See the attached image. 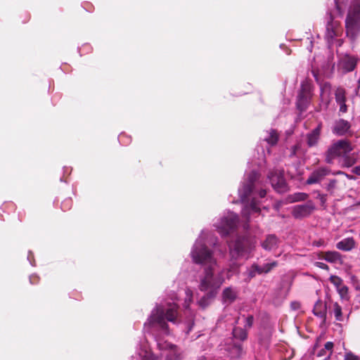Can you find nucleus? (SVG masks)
I'll use <instances>...</instances> for the list:
<instances>
[{
    "instance_id": "obj_1",
    "label": "nucleus",
    "mask_w": 360,
    "mask_h": 360,
    "mask_svg": "<svg viewBox=\"0 0 360 360\" xmlns=\"http://www.w3.org/2000/svg\"><path fill=\"white\" fill-rule=\"evenodd\" d=\"M178 317L179 306L175 303H169L166 309L159 306L153 310L145 326H157L166 333H169V327L166 320L173 323H177L179 322Z\"/></svg>"
},
{
    "instance_id": "obj_2",
    "label": "nucleus",
    "mask_w": 360,
    "mask_h": 360,
    "mask_svg": "<svg viewBox=\"0 0 360 360\" xmlns=\"http://www.w3.org/2000/svg\"><path fill=\"white\" fill-rule=\"evenodd\" d=\"M346 36L352 41L360 33V0H352L345 18Z\"/></svg>"
},
{
    "instance_id": "obj_3",
    "label": "nucleus",
    "mask_w": 360,
    "mask_h": 360,
    "mask_svg": "<svg viewBox=\"0 0 360 360\" xmlns=\"http://www.w3.org/2000/svg\"><path fill=\"white\" fill-rule=\"evenodd\" d=\"M190 255L193 262L196 264L207 265V266H213L217 264L213 251L201 241L195 242Z\"/></svg>"
},
{
    "instance_id": "obj_4",
    "label": "nucleus",
    "mask_w": 360,
    "mask_h": 360,
    "mask_svg": "<svg viewBox=\"0 0 360 360\" xmlns=\"http://www.w3.org/2000/svg\"><path fill=\"white\" fill-rule=\"evenodd\" d=\"M314 86L309 79H305L300 85L297 94L296 106L300 113L305 112L309 106L313 97Z\"/></svg>"
},
{
    "instance_id": "obj_5",
    "label": "nucleus",
    "mask_w": 360,
    "mask_h": 360,
    "mask_svg": "<svg viewBox=\"0 0 360 360\" xmlns=\"http://www.w3.org/2000/svg\"><path fill=\"white\" fill-rule=\"evenodd\" d=\"M354 150L350 141L348 140H339L333 143L327 150L325 155V162L332 164L335 158L343 157Z\"/></svg>"
},
{
    "instance_id": "obj_6",
    "label": "nucleus",
    "mask_w": 360,
    "mask_h": 360,
    "mask_svg": "<svg viewBox=\"0 0 360 360\" xmlns=\"http://www.w3.org/2000/svg\"><path fill=\"white\" fill-rule=\"evenodd\" d=\"M221 281L214 276L213 266H207L204 270V276L200 279L199 290L200 291H212L217 292Z\"/></svg>"
},
{
    "instance_id": "obj_7",
    "label": "nucleus",
    "mask_w": 360,
    "mask_h": 360,
    "mask_svg": "<svg viewBox=\"0 0 360 360\" xmlns=\"http://www.w3.org/2000/svg\"><path fill=\"white\" fill-rule=\"evenodd\" d=\"M250 243L248 238L238 236L229 245V253L231 259L236 260L239 257L247 252L250 248Z\"/></svg>"
},
{
    "instance_id": "obj_8",
    "label": "nucleus",
    "mask_w": 360,
    "mask_h": 360,
    "mask_svg": "<svg viewBox=\"0 0 360 360\" xmlns=\"http://www.w3.org/2000/svg\"><path fill=\"white\" fill-rule=\"evenodd\" d=\"M268 179L274 188L278 193H284L287 191L288 186L284 178V172L281 169H273L269 171Z\"/></svg>"
},
{
    "instance_id": "obj_9",
    "label": "nucleus",
    "mask_w": 360,
    "mask_h": 360,
    "mask_svg": "<svg viewBox=\"0 0 360 360\" xmlns=\"http://www.w3.org/2000/svg\"><path fill=\"white\" fill-rule=\"evenodd\" d=\"M316 210V206L312 200H308L304 204L297 205L292 207V216L296 219H302L309 217Z\"/></svg>"
},
{
    "instance_id": "obj_10",
    "label": "nucleus",
    "mask_w": 360,
    "mask_h": 360,
    "mask_svg": "<svg viewBox=\"0 0 360 360\" xmlns=\"http://www.w3.org/2000/svg\"><path fill=\"white\" fill-rule=\"evenodd\" d=\"M239 219L237 214L231 213L221 219L218 228L223 236H226L233 231L238 224Z\"/></svg>"
},
{
    "instance_id": "obj_11",
    "label": "nucleus",
    "mask_w": 360,
    "mask_h": 360,
    "mask_svg": "<svg viewBox=\"0 0 360 360\" xmlns=\"http://www.w3.org/2000/svg\"><path fill=\"white\" fill-rule=\"evenodd\" d=\"M341 23L338 20H334V16L331 13L327 14V25L326 37L328 41H332L335 37L340 36L342 33Z\"/></svg>"
},
{
    "instance_id": "obj_12",
    "label": "nucleus",
    "mask_w": 360,
    "mask_h": 360,
    "mask_svg": "<svg viewBox=\"0 0 360 360\" xmlns=\"http://www.w3.org/2000/svg\"><path fill=\"white\" fill-rule=\"evenodd\" d=\"M359 58L356 56L346 53L343 55L338 63V68L344 74L354 71L358 63Z\"/></svg>"
},
{
    "instance_id": "obj_13",
    "label": "nucleus",
    "mask_w": 360,
    "mask_h": 360,
    "mask_svg": "<svg viewBox=\"0 0 360 360\" xmlns=\"http://www.w3.org/2000/svg\"><path fill=\"white\" fill-rule=\"evenodd\" d=\"M331 172L330 168L327 167H321L314 169L309 176L306 181L308 185L315 184L320 183L326 176L329 175Z\"/></svg>"
},
{
    "instance_id": "obj_14",
    "label": "nucleus",
    "mask_w": 360,
    "mask_h": 360,
    "mask_svg": "<svg viewBox=\"0 0 360 360\" xmlns=\"http://www.w3.org/2000/svg\"><path fill=\"white\" fill-rule=\"evenodd\" d=\"M346 179L344 177L330 179L325 188L331 195H335L338 191L346 188Z\"/></svg>"
},
{
    "instance_id": "obj_15",
    "label": "nucleus",
    "mask_w": 360,
    "mask_h": 360,
    "mask_svg": "<svg viewBox=\"0 0 360 360\" xmlns=\"http://www.w3.org/2000/svg\"><path fill=\"white\" fill-rule=\"evenodd\" d=\"M319 259H323L330 263H342V256L337 251L321 252L319 254Z\"/></svg>"
},
{
    "instance_id": "obj_16",
    "label": "nucleus",
    "mask_w": 360,
    "mask_h": 360,
    "mask_svg": "<svg viewBox=\"0 0 360 360\" xmlns=\"http://www.w3.org/2000/svg\"><path fill=\"white\" fill-rule=\"evenodd\" d=\"M321 131V124H319L315 129L307 135V143L309 147L316 146L319 141Z\"/></svg>"
},
{
    "instance_id": "obj_17",
    "label": "nucleus",
    "mask_w": 360,
    "mask_h": 360,
    "mask_svg": "<svg viewBox=\"0 0 360 360\" xmlns=\"http://www.w3.org/2000/svg\"><path fill=\"white\" fill-rule=\"evenodd\" d=\"M350 127L351 124L348 121L340 119L335 122L333 132L338 136H343L348 131Z\"/></svg>"
},
{
    "instance_id": "obj_18",
    "label": "nucleus",
    "mask_w": 360,
    "mask_h": 360,
    "mask_svg": "<svg viewBox=\"0 0 360 360\" xmlns=\"http://www.w3.org/2000/svg\"><path fill=\"white\" fill-rule=\"evenodd\" d=\"M278 243L279 239L275 234H269L266 236L265 240L262 242L261 245L265 250L271 251L277 248Z\"/></svg>"
},
{
    "instance_id": "obj_19",
    "label": "nucleus",
    "mask_w": 360,
    "mask_h": 360,
    "mask_svg": "<svg viewBox=\"0 0 360 360\" xmlns=\"http://www.w3.org/2000/svg\"><path fill=\"white\" fill-rule=\"evenodd\" d=\"M313 313L315 316L322 319L323 321L325 322L327 316V304L321 300H317L314 306Z\"/></svg>"
},
{
    "instance_id": "obj_20",
    "label": "nucleus",
    "mask_w": 360,
    "mask_h": 360,
    "mask_svg": "<svg viewBox=\"0 0 360 360\" xmlns=\"http://www.w3.org/2000/svg\"><path fill=\"white\" fill-rule=\"evenodd\" d=\"M355 241L353 238H347L336 244V248L343 251H349L354 248Z\"/></svg>"
},
{
    "instance_id": "obj_21",
    "label": "nucleus",
    "mask_w": 360,
    "mask_h": 360,
    "mask_svg": "<svg viewBox=\"0 0 360 360\" xmlns=\"http://www.w3.org/2000/svg\"><path fill=\"white\" fill-rule=\"evenodd\" d=\"M217 292L214 290L212 291H208L204 296H202L200 300L198 301L199 306L205 309L207 306H209L211 303V302L214 300V298L216 297Z\"/></svg>"
},
{
    "instance_id": "obj_22",
    "label": "nucleus",
    "mask_w": 360,
    "mask_h": 360,
    "mask_svg": "<svg viewBox=\"0 0 360 360\" xmlns=\"http://www.w3.org/2000/svg\"><path fill=\"white\" fill-rule=\"evenodd\" d=\"M309 195L306 193L297 192L288 195V200L289 202H302L307 200Z\"/></svg>"
},
{
    "instance_id": "obj_23",
    "label": "nucleus",
    "mask_w": 360,
    "mask_h": 360,
    "mask_svg": "<svg viewBox=\"0 0 360 360\" xmlns=\"http://www.w3.org/2000/svg\"><path fill=\"white\" fill-rule=\"evenodd\" d=\"M333 347H334V344L333 342L329 341V342H326V344L324 345V348L321 349L319 352L318 356H325V355H326V352H328V354L327 355V356L325 358L324 360H329L330 358V356L333 354Z\"/></svg>"
},
{
    "instance_id": "obj_24",
    "label": "nucleus",
    "mask_w": 360,
    "mask_h": 360,
    "mask_svg": "<svg viewBox=\"0 0 360 360\" xmlns=\"http://www.w3.org/2000/svg\"><path fill=\"white\" fill-rule=\"evenodd\" d=\"M254 189V185L251 183H245L240 191V195L242 200H247Z\"/></svg>"
},
{
    "instance_id": "obj_25",
    "label": "nucleus",
    "mask_w": 360,
    "mask_h": 360,
    "mask_svg": "<svg viewBox=\"0 0 360 360\" xmlns=\"http://www.w3.org/2000/svg\"><path fill=\"white\" fill-rule=\"evenodd\" d=\"M224 302H233L236 299V292L231 288H226L222 293Z\"/></svg>"
},
{
    "instance_id": "obj_26",
    "label": "nucleus",
    "mask_w": 360,
    "mask_h": 360,
    "mask_svg": "<svg viewBox=\"0 0 360 360\" xmlns=\"http://www.w3.org/2000/svg\"><path fill=\"white\" fill-rule=\"evenodd\" d=\"M233 336L240 340L244 341L248 338V333L245 328L234 327L232 332Z\"/></svg>"
},
{
    "instance_id": "obj_27",
    "label": "nucleus",
    "mask_w": 360,
    "mask_h": 360,
    "mask_svg": "<svg viewBox=\"0 0 360 360\" xmlns=\"http://www.w3.org/2000/svg\"><path fill=\"white\" fill-rule=\"evenodd\" d=\"M342 158V167H351L357 162V158L354 154L348 155L347 153L343 155Z\"/></svg>"
},
{
    "instance_id": "obj_28",
    "label": "nucleus",
    "mask_w": 360,
    "mask_h": 360,
    "mask_svg": "<svg viewBox=\"0 0 360 360\" xmlns=\"http://www.w3.org/2000/svg\"><path fill=\"white\" fill-rule=\"evenodd\" d=\"M335 98L337 103L346 102V91L342 87H338L335 92Z\"/></svg>"
},
{
    "instance_id": "obj_29",
    "label": "nucleus",
    "mask_w": 360,
    "mask_h": 360,
    "mask_svg": "<svg viewBox=\"0 0 360 360\" xmlns=\"http://www.w3.org/2000/svg\"><path fill=\"white\" fill-rule=\"evenodd\" d=\"M265 141L271 146L276 145L278 141V135L276 130L271 129Z\"/></svg>"
},
{
    "instance_id": "obj_30",
    "label": "nucleus",
    "mask_w": 360,
    "mask_h": 360,
    "mask_svg": "<svg viewBox=\"0 0 360 360\" xmlns=\"http://www.w3.org/2000/svg\"><path fill=\"white\" fill-rule=\"evenodd\" d=\"M333 308L335 319L338 321H342L343 320V316L340 305L338 302H335L333 304Z\"/></svg>"
},
{
    "instance_id": "obj_31",
    "label": "nucleus",
    "mask_w": 360,
    "mask_h": 360,
    "mask_svg": "<svg viewBox=\"0 0 360 360\" xmlns=\"http://www.w3.org/2000/svg\"><path fill=\"white\" fill-rule=\"evenodd\" d=\"M338 293L342 299L347 300L348 299V287L342 285L339 288H337Z\"/></svg>"
},
{
    "instance_id": "obj_32",
    "label": "nucleus",
    "mask_w": 360,
    "mask_h": 360,
    "mask_svg": "<svg viewBox=\"0 0 360 360\" xmlns=\"http://www.w3.org/2000/svg\"><path fill=\"white\" fill-rule=\"evenodd\" d=\"M329 281L336 287V288H339L343 284L342 279L340 277L335 275L330 276L329 278Z\"/></svg>"
},
{
    "instance_id": "obj_33",
    "label": "nucleus",
    "mask_w": 360,
    "mask_h": 360,
    "mask_svg": "<svg viewBox=\"0 0 360 360\" xmlns=\"http://www.w3.org/2000/svg\"><path fill=\"white\" fill-rule=\"evenodd\" d=\"M278 266V262L276 261H274L271 263H267L264 264L263 266V272L264 274L269 273L274 267H276Z\"/></svg>"
},
{
    "instance_id": "obj_34",
    "label": "nucleus",
    "mask_w": 360,
    "mask_h": 360,
    "mask_svg": "<svg viewBox=\"0 0 360 360\" xmlns=\"http://www.w3.org/2000/svg\"><path fill=\"white\" fill-rule=\"evenodd\" d=\"M259 174L257 172L252 171L249 174L247 183H251V184L254 185L255 182L259 179Z\"/></svg>"
},
{
    "instance_id": "obj_35",
    "label": "nucleus",
    "mask_w": 360,
    "mask_h": 360,
    "mask_svg": "<svg viewBox=\"0 0 360 360\" xmlns=\"http://www.w3.org/2000/svg\"><path fill=\"white\" fill-rule=\"evenodd\" d=\"M252 269L253 271L250 272L251 277L255 276V272H257L258 274H264V272H263L264 269H263L262 266H259L257 264H254L252 266Z\"/></svg>"
},
{
    "instance_id": "obj_36",
    "label": "nucleus",
    "mask_w": 360,
    "mask_h": 360,
    "mask_svg": "<svg viewBox=\"0 0 360 360\" xmlns=\"http://www.w3.org/2000/svg\"><path fill=\"white\" fill-rule=\"evenodd\" d=\"M254 323V316L252 315H248L245 317V329H249L252 327Z\"/></svg>"
},
{
    "instance_id": "obj_37",
    "label": "nucleus",
    "mask_w": 360,
    "mask_h": 360,
    "mask_svg": "<svg viewBox=\"0 0 360 360\" xmlns=\"http://www.w3.org/2000/svg\"><path fill=\"white\" fill-rule=\"evenodd\" d=\"M345 360H360V357L352 352H346L344 357Z\"/></svg>"
},
{
    "instance_id": "obj_38",
    "label": "nucleus",
    "mask_w": 360,
    "mask_h": 360,
    "mask_svg": "<svg viewBox=\"0 0 360 360\" xmlns=\"http://www.w3.org/2000/svg\"><path fill=\"white\" fill-rule=\"evenodd\" d=\"M239 269V265L236 262H233L231 264H230L229 271L233 272L234 274H238Z\"/></svg>"
},
{
    "instance_id": "obj_39",
    "label": "nucleus",
    "mask_w": 360,
    "mask_h": 360,
    "mask_svg": "<svg viewBox=\"0 0 360 360\" xmlns=\"http://www.w3.org/2000/svg\"><path fill=\"white\" fill-rule=\"evenodd\" d=\"M321 202V205L322 206H324L325 205V203L327 200V195L326 194H322V193H320L319 192L318 193V195L316 197Z\"/></svg>"
},
{
    "instance_id": "obj_40",
    "label": "nucleus",
    "mask_w": 360,
    "mask_h": 360,
    "mask_svg": "<svg viewBox=\"0 0 360 360\" xmlns=\"http://www.w3.org/2000/svg\"><path fill=\"white\" fill-rule=\"evenodd\" d=\"M333 174L343 176H345L346 178H347L349 179H352V180L356 179V177L354 176L347 174L345 172H342V171H338L336 172H334Z\"/></svg>"
},
{
    "instance_id": "obj_41",
    "label": "nucleus",
    "mask_w": 360,
    "mask_h": 360,
    "mask_svg": "<svg viewBox=\"0 0 360 360\" xmlns=\"http://www.w3.org/2000/svg\"><path fill=\"white\" fill-rule=\"evenodd\" d=\"M315 266L316 267L320 268L323 270H326V271L329 270V266L326 264L323 263V262H317L315 263Z\"/></svg>"
},
{
    "instance_id": "obj_42",
    "label": "nucleus",
    "mask_w": 360,
    "mask_h": 360,
    "mask_svg": "<svg viewBox=\"0 0 360 360\" xmlns=\"http://www.w3.org/2000/svg\"><path fill=\"white\" fill-rule=\"evenodd\" d=\"M233 349L236 351L238 356L243 353V346L240 344H235L233 345Z\"/></svg>"
},
{
    "instance_id": "obj_43",
    "label": "nucleus",
    "mask_w": 360,
    "mask_h": 360,
    "mask_svg": "<svg viewBox=\"0 0 360 360\" xmlns=\"http://www.w3.org/2000/svg\"><path fill=\"white\" fill-rule=\"evenodd\" d=\"M331 85L329 82H325L321 85V89L322 92L330 91Z\"/></svg>"
},
{
    "instance_id": "obj_44",
    "label": "nucleus",
    "mask_w": 360,
    "mask_h": 360,
    "mask_svg": "<svg viewBox=\"0 0 360 360\" xmlns=\"http://www.w3.org/2000/svg\"><path fill=\"white\" fill-rule=\"evenodd\" d=\"M31 284H37L39 281V277L37 275H32L30 277Z\"/></svg>"
},
{
    "instance_id": "obj_45",
    "label": "nucleus",
    "mask_w": 360,
    "mask_h": 360,
    "mask_svg": "<svg viewBox=\"0 0 360 360\" xmlns=\"http://www.w3.org/2000/svg\"><path fill=\"white\" fill-rule=\"evenodd\" d=\"M340 105V112L342 113H345L347 111V105H346V102L344 103H338Z\"/></svg>"
},
{
    "instance_id": "obj_46",
    "label": "nucleus",
    "mask_w": 360,
    "mask_h": 360,
    "mask_svg": "<svg viewBox=\"0 0 360 360\" xmlns=\"http://www.w3.org/2000/svg\"><path fill=\"white\" fill-rule=\"evenodd\" d=\"M313 245L317 247L323 246L325 245V242L322 239H319L318 240H314L313 242Z\"/></svg>"
},
{
    "instance_id": "obj_47",
    "label": "nucleus",
    "mask_w": 360,
    "mask_h": 360,
    "mask_svg": "<svg viewBox=\"0 0 360 360\" xmlns=\"http://www.w3.org/2000/svg\"><path fill=\"white\" fill-rule=\"evenodd\" d=\"M352 172L354 174H356V175L360 176V165H359V166H356V167H354V168L352 169Z\"/></svg>"
},
{
    "instance_id": "obj_48",
    "label": "nucleus",
    "mask_w": 360,
    "mask_h": 360,
    "mask_svg": "<svg viewBox=\"0 0 360 360\" xmlns=\"http://www.w3.org/2000/svg\"><path fill=\"white\" fill-rule=\"evenodd\" d=\"M251 209L255 212H259L260 211V209L257 207L254 203L251 204Z\"/></svg>"
},
{
    "instance_id": "obj_49",
    "label": "nucleus",
    "mask_w": 360,
    "mask_h": 360,
    "mask_svg": "<svg viewBox=\"0 0 360 360\" xmlns=\"http://www.w3.org/2000/svg\"><path fill=\"white\" fill-rule=\"evenodd\" d=\"M266 195V191L264 189H262L259 192V195L260 198H264Z\"/></svg>"
},
{
    "instance_id": "obj_50",
    "label": "nucleus",
    "mask_w": 360,
    "mask_h": 360,
    "mask_svg": "<svg viewBox=\"0 0 360 360\" xmlns=\"http://www.w3.org/2000/svg\"><path fill=\"white\" fill-rule=\"evenodd\" d=\"M297 148V146H294L292 147L291 155H295Z\"/></svg>"
},
{
    "instance_id": "obj_51",
    "label": "nucleus",
    "mask_w": 360,
    "mask_h": 360,
    "mask_svg": "<svg viewBox=\"0 0 360 360\" xmlns=\"http://www.w3.org/2000/svg\"><path fill=\"white\" fill-rule=\"evenodd\" d=\"M312 75L316 79V80L318 81V72L315 70H312Z\"/></svg>"
},
{
    "instance_id": "obj_52",
    "label": "nucleus",
    "mask_w": 360,
    "mask_h": 360,
    "mask_svg": "<svg viewBox=\"0 0 360 360\" xmlns=\"http://www.w3.org/2000/svg\"><path fill=\"white\" fill-rule=\"evenodd\" d=\"M66 202H67L68 204H71V203H72V201H71V200H70V199H68V200H67L66 201H65L63 203H66Z\"/></svg>"
},
{
    "instance_id": "obj_53",
    "label": "nucleus",
    "mask_w": 360,
    "mask_h": 360,
    "mask_svg": "<svg viewBox=\"0 0 360 360\" xmlns=\"http://www.w3.org/2000/svg\"><path fill=\"white\" fill-rule=\"evenodd\" d=\"M342 40L339 39V40H338V45H339V46H341V45H342Z\"/></svg>"
},
{
    "instance_id": "obj_54",
    "label": "nucleus",
    "mask_w": 360,
    "mask_h": 360,
    "mask_svg": "<svg viewBox=\"0 0 360 360\" xmlns=\"http://www.w3.org/2000/svg\"><path fill=\"white\" fill-rule=\"evenodd\" d=\"M238 320H239V317H238L235 321V323L236 324H238Z\"/></svg>"
},
{
    "instance_id": "obj_55",
    "label": "nucleus",
    "mask_w": 360,
    "mask_h": 360,
    "mask_svg": "<svg viewBox=\"0 0 360 360\" xmlns=\"http://www.w3.org/2000/svg\"><path fill=\"white\" fill-rule=\"evenodd\" d=\"M358 205H360V201L358 202Z\"/></svg>"
}]
</instances>
